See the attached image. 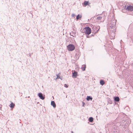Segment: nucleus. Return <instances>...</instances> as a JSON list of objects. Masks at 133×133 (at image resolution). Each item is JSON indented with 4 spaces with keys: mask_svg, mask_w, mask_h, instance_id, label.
Returning a JSON list of instances; mask_svg holds the SVG:
<instances>
[{
    "mask_svg": "<svg viewBox=\"0 0 133 133\" xmlns=\"http://www.w3.org/2000/svg\"><path fill=\"white\" fill-rule=\"evenodd\" d=\"M84 32L85 34L89 35L91 33V30L89 27H86L83 28Z\"/></svg>",
    "mask_w": 133,
    "mask_h": 133,
    "instance_id": "f257e3e1",
    "label": "nucleus"
},
{
    "mask_svg": "<svg viewBox=\"0 0 133 133\" xmlns=\"http://www.w3.org/2000/svg\"><path fill=\"white\" fill-rule=\"evenodd\" d=\"M67 50L69 51H72L75 49V46L73 44H70L67 46Z\"/></svg>",
    "mask_w": 133,
    "mask_h": 133,
    "instance_id": "f03ea898",
    "label": "nucleus"
},
{
    "mask_svg": "<svg viewBox=\"0 0 133 133\" xmlns=\"http://www.w3.org/2000/svg\"><path fill=\"white\" fill-rule=\"evenodd\" d=\"M127 9L129 11H133V6L131 5L128 6L127 8Z\"/></svg>",
    "mask_w": 133,
    "mask_h": 133,
    "instance_id": "7ed1b4c3",
    "label": "nucleus"
},
{
    "mask_svg": "<svg viewBox=\"0 0 133 133\" xmlns=\"http://www.w3.org/2000/svg\"><path fill=\"white\" fill-rule=\"evenodd\" d=\"M38 96L42 100L44 99L45 98L44 96H43L42 94L41 93H39L38 94Z\"/></svg>",
    "mask_w": 133,
    "mask_h": 133,
    "instance_id": "20e7f679",
    "label": "nucleus"
},
{
    "mask_svg": "<svg viewBox=\"0 0 133 133\" xmlns=\"http://www.w3.org/2000/svg\"><path fill=\"white\" fill-rule=\"evenodd\" d=\"M77 75V72L74 71V72H72V77H74L75 78H76Z\"/></svg>",
    "mask_w": 133,
    "mask_h": 133,
    "instance_id": "39448f33",
    "label": "nucleus"
},
{
    "mask_svg": "<svg viewBox=\"0 0 133 133\" xmlns=\"http://www.w3.org/2000/svg\"><path fill=\"white\" fill-rule=\"evenodd\" d=\"M51 104L54 108H55L56 107V105L54 101H51Z\"/></svg>",
    "mask_w": 133,
    "mask_h": 133,
    "instance_id": "423d86ee",
    "label": "nucleus"
},
{
    "mask_svg": "<svg viewBox=\"0 0 133 133\" xmlns=\"http://www.w3.org/2000/svg\"><path fill=\"white\" fill-rule=\"evenodd\" d=\"M86 68V65H83L82 66V67L81 68V69L82 70L84 71L85 70V68Z\"/></svg>",
    "mask_w": 133,
    "mask_h": 133,
    "instance_id": "0eeeda50",
    "label": "nucleus"
},
{
    "mask_svg": "<svg viewBox=\"0 0 133 133\" xmlns=\"http://www.w3.org/2000/svg\"><path fill=\"white\" fill-rule=\"evenodd\" d=\"M89 5V2L85 1L83 3V5L84 6H86L87 5Z\"/></svg>",
    "mask_w": 133,
    "mask_h": 133,
    "instance_id": "6e6552de",
    "label": "nucleus"
},
{
    "mask_svg": "<svg viewBox=\"0 0 133 133\" xmlns=\"http://www.w3.org/2000/svg\"><path fill=\"white\" fill-rule=\"evenodd\" d=\"M82 16L81 15H78L77 16L76 18V19L77 20L81 18L82 17Z\"/></svg>",
    "mask_w": 133,
    "mask_h": 133,
    "instance_id": "1a4fd4ad",
    "label": "nucleus"
},
{
    "mask_svg": "<svg viewBox=\"0 0 133 133\" xmlns=\"http://www.w3.org/2000/svg\"><path fill=\"white\" fill-rule=\"evenodd\" d=\"M100 83L101 85H103L105 83V82L104 81L102 80H101L100 82Z\"/></svg>",
    "mask_w": 133,
    "mask_h": 133,
    "instance_id": "9d476101",
    "label": "nucleus"
},
{
    "mask_svg": "<svg viewBox=\"0 0 133 133\" xmlns=\"http://www.w3.org/2000/svg\"><path fill=\"white\" fill-rule=\"evenodd\" d=\"M89 121L90 122H92L93 121V118L92 117H90L89 118Z\"/></svg>",
    "mask_w": 133,
    "mask_h": 133,
    "instance_id": "9b49d317",
    "label": "nucleus"
},
{
    "mask_svg": "<svg viewBox=\"0 0 133 133\" xmlns=\"http://www.w3.org/2000/svg\"><path fill=\"white\" fill-rule=\"evenodd\" d=\"M15 106V104L13 103L12 102L10 104V107L11 108H14Z\"/></svg>",
    "mask_w": 133,
    "mask_h": 133,
    "instance_id": "f8f14e48",
    "label": "nucleus"
},
{
    "mask_svg": "<svg viewBox=\"0 0 133 133\" xmlns=\"http://www.w3.org/2000/svg\"><path fill=\"white\" fill-rule=\"evenodd\" d=\"M92 97H90L89 96H88L87 98V99L88 101H89L90 100H91V101L92 100Z\"/></svg>",
    "mask_w": 133,
    "mask_h": 133,
    "instance_id": "ddd939ff",
    "label": "nucleus"
},
{
    "mask_svg": "<svg viewBox=\"0 0 133 133\" xmlns=\"http://www.w3.org/2000/svg\"><path fill=\"white\" fill-rule=\"evenodd\" d=\"M57 78H60V75H59V74H57Z\"/></svg>",
    "mask_w": 133,
    "mask_h": 133,
    "instance_id": "4468645a",
    "label": "nucleus"
},
{
    "mask_svg": "<svg viewBox=\"0 0 133 133\" xmlns=\"http://www.w3.org/2000/svg\"><path fill=\"white\" fill-rule=\"evenodd\" d=\"M102 18V17H101L99 16L97 17V19L98 20H100Z\"/></svg>",
    "mask_w": 133,
    "mask_h": 133,
    "instance_id": "2eb2a0df",
    "label": "nucleus"
},
{
    "mask_svg": "<svg viewBox=\"0 0 133 133\" xmlns=\"http://www.w3.org/2000/svg\"><path fill=\"white\" fill-rule=\"evenodd\" d=\"M64 87H66V88H67L68 87V85H67V84H65L64 85Z\"/></svg>",
    "mask_w": 133,
    "mask_h": 133,
    "instance_id": "dca6fc26",
    "label": "nucleus"
},
{
    "mask_svg": "<svg viewBox=\"0 0 133 133\" xmlns=\"http://www.w3.org/2000/svg\"><path fill=\"white\" fill-rule=\"evenodd\" d=\"M119 100V98L118 97H117V101H118Z\"/></svg>",
    "mask_w": 133,
    "mask_h": 133,
    "instance_id": "f3484780",
    "label": "nucleus"
},
{
    "mask_svg": "<svg viewBox=\"0 0 133 133\" xmlns=\"http://www.w3.org/2000/svg\"><path fill=\"white\" fill-rule=\"evenodd\" d=\"M115 101H116V97H115Z\"/></svg>",
    "mask_w": 133,
    "mask_h": 133,
    "instance_id": "a211bd4d",
    "label": "nucleus"
},
{
    "mask_svg": "<svg viewBox=\"0 0 133 133\" xmlns=\"http://www.w3.org/2000/svg\"><path fill=\"white\" fill-rule=\"evenodd\" d=\"M2 106L1 105H0V110L2 108Z\"/></svg>",
    "mask_w": 133,
    "mask_h": 133,
    "instance_id": "6ab92c4d",
    "label": "nucleus"
},
{
    "mask_svg": "<svg viewBox=\"0 0 133 133\" xmlns=\"http://www.w3.org/2000/svg\"><path fill=\"white\" fill-rule=\"evenodd\" d=\"M87 37H88L87 36Z\"/></svg>",
    "mask_w": 133,
    "mask_h": 133,
    "instance_id": "aec40b11",
    "label": "nucleus"
}]
</instances>
